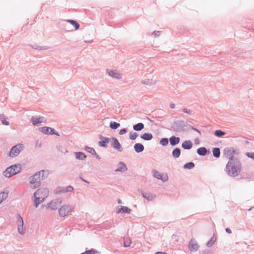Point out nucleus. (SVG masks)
<instances>
[{"instance_id":"f257e3e1","label":"nucleus","mask_w":254,"mask_h":254,"mask_svg":"<svg viewBox=\"0 0 254 254\" xmlns=\"http://www.w3.org/2000/svg\"><path fill=\"white\" fill-rule=\"evenodd\" d=\"M231 160L227 162L225 171L229 176L236 177L240 174L242 171V164L239 159Z\"/></svg>"},{"instance_id":"f03ea898","label":"nucleus","mask_w":254,"mask_h":254,"mask_svg":"<svg viewBox=\"0 0 254 254\" xmlns=\"http://www.w3.org/2000/svg\"><path fill=\"white\" fill-rule=\"evenodd\" d=\"M190 125L183 120L174 121L171 125V130L176 132L188 131Z\"/></svg>"},{"instance_id":"7ed1b4c3","label":"nucleus","mask_w":254,"mask_h":254,"mask_svg":"<svg viewBox=\"0 0 254 254\" xmlns=\"http://www.w3.org/2000/svg\"><path fill=\"white\" fill-rule=\"evenodd\" d=\"M45 170H41L31 177L29 183L33 185L34 189L38 188L41 184V181L45 180L47 177L45 176Z\"/></svg>"},{"instance_id":"20e7f679","label":"nucleus","mask_w":254,"mask_h":254,"mask_svg":"<svg viewBox=\"0 0 254 254\" xmlns=\"http://www.w3.org/2000/svg\"><path fill=\"white\" fill-rule=\"evenodd\" d=\"M21 170V166L19 164H15L6 168L3 174L6 178H10L12 176L18 174Z\"/></svg>"},{"instance_id":"39448f33","label":"nucleus","mask_w":254,"mask_h":254,"mask_svg":"<svg viewBox=\"0 0 254 254\" xmlns=\"http://www.w3.org/2000/svg\"><path fill=\"white\" fill-rule=\"evenodd\" d=\"M240 151L239 149H235L233 147H226L223 150L224 155L229 159V160L231 159H237L238 158L234 156L235 154H239Z\"/></svg>"},{"instance_id":"423d86ee","label":"nucleus","mask_w":254,"mask_h":254,"mask_svg":"<svg viewBox=\"0 0 254 254\" xmlns=\"http://www.w3.org/2000/svg\"><path fill=\"white\" fill-rule=\"evenodd\" d=\"M24 145L22 143H18L13 146L9 152L8 156L12 158L17 157L24 149Z\"/></svg>"},{"instance_id":"0eeeda50","label":"nucleus","mask_w":254,"mask_h":254,"mask_svg":"<svg viewBox=\"0 0 254 254\" xmlns=\"http://www.w3.org/2000/svg\"><path fill=\"white\" fill-rule=\"evenodd\" d=\"M74 207L69 205H64L59 209V214L61 217L66 216L69 212L72 211Z\"/></svg>"},{"instance_id":"6e6552de","label":"nucleus","mask_w":254,"mask_h":254,"mask_svg":"<svg viewBox=\"0 0 254 254\" xmlns=\"http://www.w3.org/2000/svg\"><path fill=\"white\" fill-rule=\"evenodd\" d=\"M39 130L40 131L47 135H56L57 136H60V134L58 133V132H57L55 129L50 127H41L39 128Z\"/></svg>"},{"instance_id":"1a4fd4ad","label":"nucleus","mask_w":254,"mask_h":254,"mask_svg":"<svg viewBox=\"0 0 254 254\" xmlns=\"http://www.w3.org/2000/svg\"><path fill=\"white\" fill-rule=\"evenodd\" d=\"M48 194L49 190L45 188H40L34 193V195L39 196L44 199L48 196Z\"/></svg>"},{"instance_id":"9d476101","label":"nucleus","mask_w":254,"mask_h":254,"mask_svg":"<svg viewBox=\"0 0 254 254\" xmlns=\"http://www.w3.org/2000/svg\"><path fill=\"white\" fill-rule=\"evenodd\" d=\"M16 216L18 232L20 234H24L25 233V231L23 230L24 221L23 218L19 213H17Z\"/></svg>"},{"instance_id":"9b49d317","label":"nucleus","mask_w":254,"mask_h":254,"mask_svg":"<svg viewBox=\"0 0 254 254\" xmlns=\"http://www.w3.org/2000/svg\"><path fill=\"white\" fill-rule=\"evenodd\" d=\"M61 198L57 199L55 200H52L50 203H48L46 205L47 208H50L52 210H55L58 208L62 203Z\"/></svg>"},{"instance_id":"f8f14e48","label":"nucleus","mask_w":254,"mask_h":254,"mask_svg":"<svg viewBox=\"0 0 254 254\" xmlns=\"http://www.w3.org/2000/svg\"><path fill=\"white\" fill-rule=\"evenodd\" d=\"M111 140V145L112 148L119 152L123 151V148L122 147L121 143L117 138L113 137Z\"/></svg>"},{"instance_id":"ddd939ff","label":"nucleus","mask_w":254,"mask_h":254,"mask_svg":"<svg viewBox=\"0 0 254 254\" xmlns=\"http://www.w3.org/2000/svg\"><path fill=\"white\" fill-rule=\"evenodd\" d=\"M45 118L41 116H33L31 118V122L34 126H38L40 124L45 122Z\"/></svg>"},{"instance_id":"4468645a","label":"nucleus","mask_w":254,"mask_h":254,"mask_svg":"<svg viewBox=\"0 0 254 254\" xmlns=\"http://www.w3.org/2000/svg\"><path fill=\"white\" fill-rule=\"evenodd\" d=\"M100 140L98 142V144L100 147L106 148L108 146V144L111 139L105 137L102 135L99 136Z\"/></svg>"},{"instance_id":"2eb2a0df","label":"nucleus","mask_w":254,"mask_h":254,"mask_svg":"<svg viewBox=\"0 0 254 254\" xmlns=\"http://www.w3.org/2000/svg\"><path fill=\"white\" fill-rule=\"evenodd\" d=\"M118 210L117 211L118 213H126V214H130L131 209L128 208L127 206L119 205L118 206Z\"/></svg>"},{"instance_id":"dca6fc26","label":"nucleus","mask_w":254,"mask_h":254,"mask_svg":"<svg viewBox=\"0 0 254 254\" xmlns=\"http://www.w3.org/2000/svg\"><path fill=\"white\" fill-rule=\"evenodd\" d=\"M153 173V177L157 178L158 180H160L162 181L163 182H165L168 180V176L166 175L165 177H163L162 175L159 173L157 171L154 170L152 171Z\"/></svg>"},{"instance_id":"f3484780","label":"nucleus","mask_w":254,"mask_h":254,"mask_svg":"<svg viewBox=\"0 0 254 254\" xmlns=\"http://www.w3.org/2000/svg\"><path fill=\"white\" fill-rule=\"evenodd\" d=\"M189 248L190 252H196L198 250L199 246L196 242L191 240L189 244Z\"/></svg>"},{"instance_id":"a211bd4d","label":"nucleus","mask_w":254,"mask_h":254,"mask_svg":"<svg viewBox=\"0 0 254 254\" xmlns=\"http://www.w3.org/2000/svg\"><path fill=\"white\" fill-rule=\"evenodd\" d=\"M107 72L108 73V75L113 78L120 79L122 78L121 75L120 73L116 70H107Z\"/></svg>"},{"instance_id":"6ab92c4d","label":"nucleus","mask_w":254,"mask_h":254,"mask_svg":"<svg viewBox=\"0 0 254 254\" xmlns=\"http://www.w3.org/2000/svg\"><path fill=\"white\" fill-rule=\"evenodd\" d=\"M142 196L148 201L153 200L156 197V195L150 192H142Z\"/></svg>"},{"instance_id":"aec40b11","label":"nucleus","mask_w":254,"mask_h":254,"mask_svg":"<svg viewBox=\"0 0 254 254\" xmlns=\"http://www.w3.org/2000/svg\"><path fill=\"white\" fill-rule=\"evenodd\" d=\"M196 152L199 155L204 156L209 153V149L205 147H201L197 149Z\"/></svg>"},{"instance_id":"412c9836","label":"nucleus","mask_w":254,"mask_h":254,"mask_svg":"<svg viewBox=\"0 0 254 254\" xmlns=\"http://www.w3.org/2000/svg\"><path fill=\"white\" fill-rule=\"evenodd\" d=\"M118 165L119 166L118 168L115 170L116 172H125L127 170V167L125 162L120 161L119 162Z\"/></svg>"},{"instance_id":"4be33fe9","label":"nucleus","mask_w":254,"mask_h":254,"mask_svg":"<svg viewBox=\"0 0 254 254\" xmlns=\"http://www.w3.org/2000/svg\"><path fill=\"white\" fill-rule=\"evenodd\" d=\"M180 141V138L174 135H172L169 138L170 144L172 146H175L179 144Z\"/></svg>"},{"instance_id":"5701e85b","label":"nucleus","mask_w":254,"mask_h":254,"mask_svg":"<svg viewBox=\"0 0 254 254\" xmlns=\"http://www.w3.org/2000/svg\"><path fill=\"white\" fill-rule=\"evenodd\" d=\"M133 148L134 151L137 153L142 152L144 150V147L143 145L141 143H135Z\"/></svg>"},{"instance_id":"b1692460","label":"nucleus","mask_w":254,"mask_h":254,"mask_svg":"<svg viewBox=\"0 0 254 254\" xmlns=\"http://www.w3.org/2000/svg\"><path fill=\"white\" fill-rule=\"evenodd\" d=\"M192 147V143L190 140H185L182 144V147L186 150H190Z\"/></svg>"},{"instance_id":"393cba45","label":"nucleus","mask_w":254,"mask_h":254,"mask_svg":"<svg viewBox=\"0 0 254 254\" xmlns=\"http://www.w3.org/2000/svg\"><path fill=\"white\" fill-rule=\"evenodd\" d=\"M74 154L76 159L78 160H84L87 157L86 155L82 152H74Z\"/></svg>"},{"instance_id":"a878e982","label":"nucleus","mask_w":254,"mask_h":254,"mask_svg":"<svg viewBox=\"0 0 254 254\" xmlns=\"http://www.w3.org/2000/svg\"><path fill=\"white\" fill-rule=\"evenodd\" d=\"M153 136L152 133L146 132L141 134L140 138L145 141L151 140L153 138Z\"/></svg>"},{"instance_id":"bb28decb","label":"nucleus","mask_w":254,"mask_h":254,"mask_svg":"<svg viewBox=\"0 0 254 254\" xmlns=\"http://www.w3.org/2000/svg\"><path fill=\"white\" fill-rule=\"evenodd\" d=\"M144 128V125L142 123H138L134 125L132 127V128L134 130L139 131L142 130Z\"/></svg>"},{"instance_id":"cd10ccee","label":"nucleus","mask_w":254,"mask_h":254,"mask_svg":"<svg viewBox=\"0 0 254 254\" xmlns=\"http://www.w3.org/2000/svg\"><path fill=\"white\" fill-rule=\"evenodd\" d=\"M34 196L35 197L34 205L36 208H37L41 203L44 201V199H42V198L39 196L34 195Z\"/></svg>"},{"instance_id":"c85d7f7f","label":"nucleus","mask_w":254,"mask_h":254,"mask_svg":"<svg viewBox=\"0 0 254 254\" xmlns=\"http://www.w3.org/2000/svg\"><path fill=\"white\" fill-rule=\"evenodd\" d=\"M216 240L217 238L215 234H214L212 237L210 238V239L207 242L206 244V246L208 248L211 247L215 243Z\"/></svg>"},{"instance_id":"c756f323","label":"nucleus","mask_w":254,"mask_h":254,"mask_svg":"<svg viewBox=\"0 0 254 254\" xmlns=\"http://www.w3.org/2000/svg\"><path fill=\"white\" fill-rule=\"evenodd\" d=\"M181 153V151L179 148H175L172 151V156L175 158H178L180 156Z\"/></svg>"},{"instance_id":"7c9ffc66","label":"nucleus","mask_w":254,"mask_h":254,"mask_svg":"<svg viewBox=\"0 0 254 254\" xmlns=\"http://www.w3.org/2000/svg\"><path fill=\"white\" fill-rule=\"evenodd\" d=\"M66 22L69 23L71 25H72L74 27L75 30H78L79 28V24L75 20H67Z\"/></svg>"},{"instance_id":"2f4dec72","label":"nucleus","mask_w":254,"mask_h":254,"mask_svg":"<svg viewBox=\"0 0 254 254\" xmlns=\"http://www.w3.org/2000/svg\"><path fill=\"white\" fill-rule=\"evenodd\" d=\"M213 155L214 157L218 158L220 156V149L218 147H214L212 149Z\"/></svg>"},{"instance_id":"473e14b6","label":"nucleus","mask_w":254,"mask_h":254,"mask_svg":"<svg viewBox=\"0 0 254 254\" xmlns=\"http://www.w3.org/2000/svg\"><path fill=\"white\" fill-rule=\"evenodd\" d=\"M6 119L5 115L3 114H0V120H1L2 124L5 126H8L9 123L6 120Z\"/></svg>"},{"instance_id":"72a5a7b5","label":"nucleus","mask_w":254,"mask_h":254,"mask_svg":"<svg viewBox=\"0 0 254 254\" xmlns=\"http://www.w3.org/2000/svg\"><path fill=\"white\" fill-rule=\"evenodd\" d=\"M214 134L217 137H221L226 135V132L221 129H217L214 131Z\"/></svg>"},{"instance_id":"f704fd0d","label":"nucleus","mask_w":254,"mask_h":254,"mask_svg":"<svg viewBox=\"0 0 254 254\" xmlns=\"http://www.w3.org/2000/svg\"><path fill=\"white\" fill-rule=\"evenodd\" d=\"M121 125L120 123L114 121H111L110 123L109 127L112 129H116L119 127Z\"/></svg>"},{"instance_id":"c9c22d12","label":"nucleus","mask_w":254,"mask_h":254,"mask_svg":"<svg viewBox=\"0 0 254 254\" xmlns=\"http://www.w3.org/2000/svg\"><path fill=\"white\" fill-rule=\"evenodd\" d=\"M55 193H65L66 190H65V187H62V186H58L55 191Z\"/></svg>"},{"instance_id":"e433bc0d","label":"nucleus","mask_w":254,"mask_h":254,"mask_svg":"<svg viewBox=\"0 0 254 254\" xmlns=\"http://www.w3.org/2000/svg\"><path fill=\"white\" fill-rule=\"evenodd\" d=\"M131 244V239L128 238H124V246L125 248L129 247L130 246V245Z\"/></svg>"},{"instance_id":"4c0bfd02","label":"nucleus","mask_w":254,"mask_h":254,"mask_svg":"<svg viewBox=\"0 0 254 254\" xmlns=\"http://www.w3.org/2000/svg\"><path fill=\"white\" fill-rule=\"evenodd\" d=\"M33 49L38 50H45L48 49L47 46H40L38 45L37 44H34L30 46Z\"/></svg>"},{"instance_id":"58836bf2","label":"nucleus","mask_w":254,"mask_h":254,"mask_svg":"<svg viewBox=\"0 0 254 254\" xmlns=\"http://www.w3.org/2000/svg\"><path fill=\"white\" fill-rule=\"evenodd\" d=\"M141 83L147 85H152L155 83V82L152 79H146L141 80Z\"/></svg>"},{"instance_id":"ea45409f","label":"nucleus","mask_w":254,"mask_h":254,"mask_svg":"<svg viewBox=\"0 0 254 254\" xmlns=\"http://www.w3.org/2000/svg\"><path fill=\"white\" fill-rule=\"evenodd\" d=\"M8 194V191L7 190L6 191H3L0 193V200H1V202L7 198Z\"/></svg>"},{"instance_id":"a19ab883","label":"nucleus","mask_w":254,"mask_h":254,"mask_svg":"<svg viewBox=\"0 0 254 254\" xmlns=\"http://www.w3.org/2000/svg\"><path fill=\"white\" fill-rule=\"evenodd\" d=\"M195 166L194 163L192 162H189L188 163H186L184 165V168L186 169H191L193 168Z\"/></svg>"},{"instance_id":"79ce46f5","label":"nucleus","mask_w":254,"mask_h":254,"mask_svg":"<svg viewBox=\"0 0 254 254\" xmlns=\"http://www.w3.org/2000/svg\"><path fill=\"white\" fill-rule=\"evenodd\" d=\"M57 148L59 151H60L61 152H62L63 153L65 154V153H66L68 152L67 149L66 148L64 147L63 146H62L61 145H57Z\"/></svg>"},{"instance_id":"37998d69","label":"nucleus","mask_w":254,"mask_h":254,"mask_svg":"<svg viewBox=\"0 0 254 254\" xmlns=\"http://www.w3.org/2000/svg\"><path fill=\"white\" fill-rule=\"evenodd\" d=\"M169 139L167 138L164 137L162 138L160 140V144H161L163 146H167L169 143Z\"/></svg>"},{"instance_id":"c03bdc74","label":"nucleus","mask_w":254,"mask_h":254,"mask_svg":"<svg viewBox=\"0 0 254 254\" xmlns=\"http://www.w3.org/2000/svg\"><path fill=\"white\" fill-rule=\"evenodd\" d=\"M98 253V251L94 249H91L89 250H86L84 252L80 254H96Z\"/></svg>"},{"instance_id":"a18cd8bd","label":"nucleus","mask_w":254,"mask_h":254,"mask_svg":"<svg viewBox=\"0 0 254 254\" xmlns=\"http://www.w3.org/2000/svg\"><path fill=\"white\" fill-rule=\"evenodd\" d=\"M84 150L85 151H86L87 152H89V153H90L91 154H92V155L94 154V153L96 151L93 148L88 146H85Z\"/></svg>"},{"instance_id":"49530a36","label":"nucleus","mask_w":254,"mask_h":254,"mask_svg":"<svg viewBox=\"0 0 254 254\" xmlns=\"http://www.w3.org/2000/svg\"><path fill=\"white\" fill-rule=\"evenodd\" d=\"M137 136H138V134L135 132H130L129 133V139L132 140H135L137 138Z\"/></svg>"},{"instance_id":"de8ad7c7","label":"nucleus","mask_w":254,"mask_h":254,"mask_svg":"<svg viewBox=\"0 0 254 254\" xmlns=\"http://www.w3.org/2000/svg\"><path fill=\"white\" fill-rule=\"evenodd\" d=\"M162 31H154L151 34L152 36H153L154 37H158L160 35Z\"/></svg>"},{"instance_id":"09e8293b","label":"nucleus","mask_w":254,"mask_h":254,"mask_svg":"<svg viewBox=\"0 0 254 254\" xmlns=\"http://www.w3.org/2000/svg\"><path fill=\"white\" fill-rule=\"evenodd\" d=\"M246 155L253 160H254V152H247Z\"/></svg>"},{"instance_id":"8fccbe9b","label":"nucleus","mask_w":254,"mask_h":254,"mask_svg":"<svg viewBox=\"0 0 254 254\" xmlns=\"http://www.w3.org/2000/svg\"><path fill=\"white\" fill-rule=\"evenodd\" d=\"M183 112L185 113V114H187L189 115H191V114H192V111L190 110V109H187V108H184L183 109Z\"/></svg>"},{"instance_id":"3c124183","label":"nucleus","mask_w":254,"mask_h":254,"mask_svg":"<svg viewBox=\"0 0 254 254\" xmlns=\"http://www.w3.org/2000/svg\"><path fill=\"white\" fill-rule=\"evenodd\" d=\"M73 190L74 189L73 187H72L71 186H68L65 187L66 192H72Z\"/></svg>"},{"instance_id":"603ef678","label":"nucleus","mask_w":254,"mask_h":254,"mask_svg":"<svg viewBox=\"0 0 254 254\" xmlns=\"http://www.w3.org/2000/svg\"><path fill=\"white\" fill-rule=\"evenodd\" d=\"M127 131V129L126 128H123L120 130L119 131V134L120 135H123L125 133H126Z\"/></svg>"},{"instance_id":"864d4df0","label":"nucleus","mask_w":254,"mask_h":254,"mask_svg":"<svg viewBox=\"0 0 254 254\" xmlns=\"http://www.w3.org/2000/svg\"><path fill=\"white\" fill-rule=\"evenodd\" d=\"M188 128H189V129H190V128H191V129H192L193 130H194V131H196V132H198L199 134H201V132H200V131L198 129H197V128H196V127H194L193 126H190V127H189Z\"/></svg>"},{"instance_id":"5fc2aeb1","label":"nucleus","mask_w":254,"mask_h":254,"mask_svg":"<svg viewBox=\"0 0 254 254\" xmlns=\"http://www.w3.org/2000/svg\"><path fill=\"white\" fill-rule=\"evenodd\" d=\"M200 143V140H199V139L198 137H197L196 138H195L194 139V143L195 144H199Z\"/></svg>"},{"instance_id":"6e6d98bb","label":"nucleus","mask_w":254,"mask_h":254,"mask_svg":"<svg viewBox=\"0 0 254 254\" xmlns=\"http://www.w3.org/2000/svg\"><path fill=\"white\" fill-rule=\"evenodd\" d=\"M93 155L98 160H100L101 159L100 157L99 156V155L96 152L94 153V154Z\"/></svg>"},{"instance_id":"4d7b16f0","label":"nucleus","mask_w":254,"mask_h":254,"mask_svg":"<svg viewBox=\"0 0 254 254\" xmlns=\"http://www.w3.org/2000/svg\"><path fill=\"white\" fill-rule=\"evenodd\" d=\"M225 231H226V233H227L228 234H231L232 233V231H231V230L229 228H226L225 229Z\"/></svg>"},{"instance_id":"13d9d810","label":"nucleus","mask_w":254,"mask_h":254,"mask_svg":"<svg viewBox=\"0 0 254 254\" xmlns=\"http://www.w3.org/2000/svg\"><path fill=\"white\" fill-rule=\"evenodd\" d=\"M169 106L171 109H174L175 108V105L173 103H170Z\"/></svg>"},{"instance_id":"bf43d9fd","label":"nucleus","mask_w":254,"mask_h":254,"mask_svg":"<svg viewBox=\"0 0 254 254\" xmlns=\"http://www.w3.org/2000/svg\"><path fill=\"white\" fill-rule=\"evenodd\" d=\"M155 254H167V253L165 252H157Z\"/></svg>"},{"instance_id":"052dcab7","label":"nucleus","mask_w":254,"mask_h":254,"mask_svg":"<svg viewBox=\"0 0 254 254\" xmlns=\"http://www.w3.org/2000/svg\"><path fill=\"white\" fill-rule=\"evenodd\" d=\"M210 253V251L205 250L203 252V254H209Z\"/></svg>"},{"instance_id":"680f3d73","label":"nucleus","mask_w":254,"mask_h":254,"mask_svg":"<svg viewBox=\"0 0 254 254\" xmlns=\"http://www.w3.org/2000/svg\"><path fill=\"white\" fill-rule=\"evenodd\" d=\"M80 178L81 179L82 181H83V182H85L86 183H89V182L88 181H85V180H84V178H82L81 177H80Z\"/></svg>"},{"instance_id":"e2e57ef3","label":"nucleus","mask_w":254,"mask_h":254,"mask_svg":"<svg viewBox=\"0 0 254 254\" xmlns=\"http://www.w3.org/2000/svg\"><path fill=\"white\" fill-rule=\"evenodd\" d=\"M118 203H122V201H121V200L120 199H118Z\"/></svg>"},{"instance_id":"0e129e2a","label":"nucleus","mask_w":254,"mask_h":254,"mask_svg":"<svg viewBox=\"0 0 254 254\" xmlns=\"http://www.w3.org/2000/svg\"><path fill=\"white\" fill-rule=\"evenodd\" d=\"M253 208H254V207H250V208L248 209V211H251Z\"/></svg>"},{"instance_id":"69168bd1","label":"nucleus","mask_w":254,"mask_h":254,"mask_svg":"<svg viewBox=\"0 0 254 254\" xmlns=\"http://www.w3.org/2000/svg\"><path fill=\"white\" fill-rule=\"evenodd\" d=\"M249 143V142L248 141H246V144H248Z\"/></svg>"},{"instance_id":"338daca9","label":"nucleus","mask_w":254,"mask_h":254,"mask_svg":"<svg viewBox=\"0 0 254 254\" xmlns=\"http://www.w3.org/2000/svg\"><path fill=\"white\" fill-rule=\"evenodd\" d=\"M239 54V53H236L235 55H236V56H237Z\"/></svg>"},{"instance_id":"774afa93","label":"nucleus","mask_w":254,"mask_h":254,"mask_svg":"<svg viewBox=\"0 0 254 254\" xmlns=\"http://www.w3.org/2000/svg\"><path fill=\"white\" fill-rule=\"evenodd\" d=\"M2 202H1V200H0V203H1Z\"/></svg>"}]
</instances>
